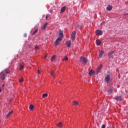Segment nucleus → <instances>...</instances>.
<instances>
[{"label": "nucleus", "instance_id": "obj_1", "mask_svg": "<svg viewBox=\"0 0 128 128\" xmlns=\"http://www.w3.org/2000/svg\"><path fill=\"white\" fill-rule=\"evenodd\" d=\"M62 38H64V32L60 30L59 33V37L56 40L54 44L55 46H58L60 44V42L62 40Z\"/></svg>", "mask_w": 128, "mask_h": 128}, {"label": "nucleus", "instance_id": "obj_2", "mask_svg": "<svg viewBox=\"0 0 128 128\" xmlns=\"http://www.w3.org/2000/svg\"><path fill=\"white\" fill-rule=\"evenodd\" d=\"M80 62L83 64H88V58H86V57L81 56L80 58Z\"/></svg>", "mask_w": 128, "mask_h": 128}, {"label": "nucleus", "instance_id": "obj_3", "mask_svg": "<svg viewBox=\"0 0 128 128\" xmlns=\"http://www.w3.org/2000/svg\"><path fill=\"white\" fill-rule=\"evenodd\" d=\"M96 36H102L103 32L102 30H98L95 32Z\"/></svg>", "mask_w": 128, "mask_h": 128}, {"label": "nucleus", "instance_id": "obj_4", "mask_svg": "<svg viewBox=\"0 0 128 128\" xmlns=\"http://www.w3.org/2000/svg\"><path fill=\"white\" fill-rule=\"evenodd\" d=\"M114 51H110L108 55V58H114Z\"/></svg>", "mask_w": 128, "mask_h": 128}, {"label": "nucleus", "instance_id": "obj_5", "mask_svg": "<svg viewBox=\"0 0 128 128\" xmlns=\"http://www.w3.org/2000/svg\"><path fill=\"white\" fill-rule=\"evenodd\" d=\"M76 32L74 31L71 35V39L72 41L74 40V38H76Z\"/></svg>", "mask_w": 128, "mask_h": 128}, {"label": "nucleus", "instance_id": "obj_6", "mask_svg": "<svg viewBox=\"0 0 128 128\" xmlns=\"http://www.w3.org/2000/svg\"><path fill=\"white\" fill-rule=\"evenodd\" d=\"M100 70H102V66H100L96 69V70L95 71L96 76V74H98V72H100Z\"/></svg>", "mask_w": 128, "mask_h": 128}, {"label": "nucleus", "instance_id": "obj_7", "mask_svg": "<svg viewBox=\"0 0 128 128\" xmlns=\"http://www.w3.org/2000/svg\"><path fill=\"white\" fill-rule=\"evenodd\" d=\"M110 80V75H108L107 76H106L105 80L107 84H108Z\"/></svg>", "mask_w": 128, "mask_h": 128}, {"label": "nucleus", "instance_id": "obj_8", "mask_svg": "<svg viewBox=\"0 0 128 128\" xmlns=\"http://www.w3.org/2000/svg\"><path fill=\"white\" fill-rule=\"evenodd\" d=\"M104 54V50H100L99 51V57L100 58H102V56Z\"/></svg>", "mask_w": 128, "mask_h": 128}, {"label": "nucleus", "instance_id": "obj_9", "mask_svg": "<svg viewBox=\"0 0 128 128\" xmlns=\"http://www.w3.org/2000/svg\"><path fill=\"white\" fill-rule=\"evenodd\" d=\"M72 44V41L70 40H66V46H68V48H70V45Z\"/></svg>", "mask_w": 128, "mask_h": 128}, {"label": "nucleus", "instance_id": "obj_10", "mask_svg": "<svg viewBox=\"0 0 128 128\" xmlns=\"http://www.w3.org/2000/svg\"><path fill=\"white\" fill-rule=\"evenodd\" d=\"M114 100H122V98L120 96H116L114 98Z\"/></svg>", "mask_w": 128, "mask_h": 128}, {"label": "nucleus", "instance_id": "obj_11", "mask_svg": "<svg viewBox=\"0 0 128 128\" xmlns=\"http://www.w3.org/2000/svg\"><path fill=\"white\" fill-rule=\"evenodd\" d=\"M89 74L90 76H94V74H96V72H94L92 70H90L89 72Z\"/></svg>", "mask_w": 128, "mask_h": 128}, {"label": "nucleus", "instance_id": "obj_12", "mask_svg": "<svg viewBox=\"0 0 128 128\" xmlns=\"http://www.w3.org/2000/svg\"><path fill=\"white\" fill-rule=\"evenodd\" d=\"M106 10H112V6L111 5H108L107 7H106Z\"/></svg>", "mask_w": 128, "mask_h": 128}, {"label": "nucleus", "instance_id": "obj_13", "mask_svg": "<svg viewBox=\"0 0 128 128\" xmlns=\"http://www.w3.org/2000/svg\"><path fill=\"white\" fill-rule=\"evenodd\" d=\"M66 6H64V7H62L61 8L60 14H62V12H64V10H66Z\"/></svg>", "mask_w": 128, "mask_h": 128}, {"label": "nucleus", "instance_id": "obj_14", "mask_svg": "<svg viewBox=\"0 0 128 128\" xmlns=\"http://www.w3.org/2000/svg\"><path fill=\"white\" fill-rule=\"evenodd\" d=\"M101 44H102V42H100V40H96V46H100Z\"/></svg>", "mask_w": 128, "mask_h": 128}, {"label": "nucleus", "instance_id": "obj_15", "mask_svg": "<svg viewBox=\"0 0 128 128\" xmlns=\"http://www.w3.org/2000/svg\"><path fill=\"white\" fill-rule=\"evenodd\" d=\"M4 72H5L6 74H10V71L9 69H5Z\"/></svg>", "mask_w": 128, "mask_h": 128}, {"label": "nucleus", "instance_id": "obj_16", "mask_svg": "<svg viewBox=\"0 0 128 128\" xmlns=\"http://www.w3.org/2000/svg\"><path fill=\"white\" fill-rule=\"evenodd\" d=\"M24 64H20V70H24Z\"/></svg>", "mask_w": 128, "mask_h": 128}, {"label": "nucleus", "instance_id": "obj_17", "mask_svg": "<svg viewBox=\"0 0 128 128\" xmlns=\"http://www.w3.org/2000/svg\"><path fill=\"white\" fill-rule=\"evenodd\" d=\"M29 108L30 110H32L34 108V106L32 104H30L29 106Z\"/></svg>", "mask_w": 128, "mask_h": 128}, {"label": "nucleus", "instance_id": "obj_18", "mask_svg": "<svg viewBox=\"0 0 128 128\" xmlns=\"http://www.w3.org/2000/svg\"><path fill=\"white\" fill-rule=\"evenodd\" d=\"M50 76H53V78L54 76V70H52L50 71Z\"/></svg>", "mask_w": 128, "mask_h": 128}, {"label": "nucleus", "instance_id": "obj_19", "mask_svg": "<svg viewBox=\"0 0 128 128\" xmlns=\"http://www.w3.org/2000/svg\"><path fill=\"white\" fill-rule=\"evenodd\" d=\"M46 26H48V23L45 24L42 27V30H44L46 28Z\"/></svg>", "mask_w": 128, "mask_h": 128}, {"label": "nucleus", "instance_id": "obj_20", "mask_svg": "<svg viewBox=\"0 0 128 128\" xmlns=\"http://www.w3.org/2000/svg\"><path fill=\"white\" fill-rule=\"evenodd\" d=\"M112 90H113L112 88H110L108 90V94H112Z\"/></svg>", "mask_w": 128, "mask_h": 128}, {"label": "nucleus", "instance_id": "obj_21", "mask_svg": "<svg viewBox=\"0 0 128 128\" xmlns=\"http://www.w3.org/2000/svg\"><path fill=\"white\" fill-rule=\"evenodd\" d=\"M58 126H59V128H62V122H59L58 124H57Z\"/></svg>", "mask_w": 128, "mask_h": 128}, {"label": "nucleus", "instance_id": "obj_22", "mask_svg": "<svg viewBox=\"0 0 128 128\" xmlns=\"http://www.w3.org/2000/svg\"><path fill=\"white\" fill-rule=\"evenodd\" d=\"M12 111H11L10 112H9V113L6 115V118H8L9 116H12Z\"/></svg>", "mask_w": 128, "mask_h": 128}, {"label": "nucleus", "instance_id": "obj_23", "mask_svg": "<svg viewBox=\"0 0 128 128\" xmlns=\"http://www.w3.org/2000/svg\"><path fill=\"white\" fill-rule=\"evenodd\" d=\"M6 78V74H3L2 76H1V79L4 80Z\"/></svg>", "mask_w": 128, "mask_h": 128}, {"label": "nucleus", "instance_id": "obj_24", "mask_svg": "<svg viewBox=\"0 0 128 128\" xmlns=\"http://www.w3.org/2000/svg\"><path fill=\"white\" fill-rule=\"evenodd\" d=\"M48 94H42V98H48Z\"/></svg>", "mask_w": 128, "mask_h": 128}, {"label": "nucleus", "instance_id": "obj_25", "mask_svg": "<svg viewBox=\"0 0 128 128\" xmlns=\"http://www.w3.org/2000/svg\"><path fill=\"white\" fill-rule=\"evenodd\" d=\"M73 104L74 106H78V102H76V101H74L73 102Z\"/></svg>", "mask_w": 128, "mask_h": 128}, {"label": "nucleus", "instance_id": "obj_26", "mask_svg": "<svg viewBox=\"0 0 128 128\" xmlns=\"http://www.w3.org/2000/svg\"><path fill=\"white\" fill-rule=\"evenodd\" d=\"M56 60V55H54L53 56H52L51 60L52 62H54Z\"/></svg>", "mask_w": 128, "mask_h": 128}, {"label": "nucleus", "instance_id": "obj_27", "mask_svg": "<svg viewBox=\"0 0 128 128\" xmlns=\"http://www.w3.org/2000/svg\"><path fill=\"white\" fill-rule=\"evenodd\" d=\"M20 82H24V78L22 77L20 80H19Z\"/></svg>", "mask_w": 128, "mask_h": 128}, {"label": "nucleus", "instance_id": "obj_28", "mask_svg": "<svg viewBox=\"0 0 128 128\" xmlns=\"http://www.w3.org/2000/svg\"><path fill=\"white\" fill-rule=\"evenodd\" d=\"M68 60V56H66L64 58L62 59V60Z\"/></svg>", "mask_w": 128, "mask_h": 128}, {"label": "nucleus", "instance_id": "obj_29", "mask_svg": "<svg viewBox=\"0 0 128 128\" xmlns=\"http://www.w3.org/2000/svg\"><path fill=\"white\" fill-rule=\"evenodd\" d=\"M48 16H50V14H47L46 16V20H48Z\"/></svg>", "mask_w": 128, "mask_h": 128}, {"label": "nucleus", "instance_id": "obj_30", "mask_svg": "<svg viewBox=\"0 0 128 128\" xmlns=\"http://www.w3.org/2000/svg\"><path fill=\"white\" fill-rule=\"evenodd\" d=\"M38 32V28L36 29L35 32H34L32 33V36H34V34H36V32Z\"/></svg>", "mask_w": 128, "mask_h": 128}, {"label": "nucleus", "instance_id": "obj_31", "mask_svg": "<svg viewBox=\"0 0 128 128\" xmlns=\"http://www.w3.org/2000/svg\"><path fill=\"white\" fill-rule=\"evenodd\" d=\"M34 49L35 50H38V46H36Z\"/></svg>", "mask_w": 128, "mask_h": 128}, {"label": "nucleus", "instance_id": "obj_32", "mask_svg": "<svg viewBox=\"0 0 128 128\" xmlns=\"http://www.w3.org/2000/svg\"><path fill=\"white\" fill-rule=\"evenodd\" d=\"M77 28H82V26L80 25H78Z\"/></svg>", "mask_w": 128, "mask_h": 128}, {"label": "nucleus", "instance_id": "obj_33", "mask_svg": "<svg viewBox=\"0 0 128 128\" xmlns=\"http://www.w3.org/2000/svg\"><path fill=\"white\" fill-rule=\"evenodd\" d=\"M101 128H106V125H104V124L102 125Z\"/></svg>", "mask_w": 128, "mask_h": 128}, {"label": "nucleus", "instance_id": "obj_34", "mask_svg": "<svg viewBox=\"0 0 128 128\" xmlns=\"http://www.w3.org/2000/svg\"><path fill=\"white\" fill-rule=\"evenodd\" d=\"M105 22H102L101 23V26H104V24Z\"/></svg>", "mask_w": 128, "mask_h": 128}, {"label": "nucleus", "instance_id": "obj_35", "mask_svg": "<svg viewBox=\"0 0 128 128\" xmlns=\"http://www.w3.org/2000/svg\"><path fill=\"white\" fill-rule=\"evenodd\" d=\"M38 74H40V70H38Z\"/></svg>", "mask_w": 128, "mask_h": 128}, {"label": "nucleus", "instance_id": "obj_36", "mask_svg": "<svg viewBox=\"0 0 128 128\" xmlns=\"http://www.w3.org/2000/svg\"><path fill=\"white\" fill-rule=\"evenodd\" d=\"M46 56H48V54H46V56H44V58H46Z\"/></svg>", "mask_w": 128, "mask_h": 128}, {"label": "nucleus", "instance_id": "obj_37", "mask_svg": "<svg viewBox=\"0 0 128 128\" xmlns=\"http://www.w3.org/2000/svg\"><path fill=\"white\" fill-rule=\"evenodd\" d=\"M12 97L10 98V102H12Z\"/></svg>", "mask_w": 128, "mask_h": 128}, {"label": "nucleus", "instance_id": "obj_38", "mask_svg": "<svg viewBox=\"0 0 128 128\" xmlns=\"http://www.w3.org/2000/svg\"><path fill=\"white\" fill-rule=\"evenodd\" d=\"M124 16H128V14H124Z\"/></svg>", "mask_w": 128, "mask_h": 128}, {"label": "nucleus", "instance_id": "obj_39", "mask_svg": "<svg viewBox=\"0 0 128 128\" xmlns=\"http://www.w3.org/2000/svg\"><path fill=\"white\" fill-rule=\"evenodd\" d=\"M2 92V89L0 88V92Z\"/></svg>", "mask_w": 128, "mask_h": 128}, {"label": "nucleus", "instance_id": "obj_40", "mask_svg": "<svg viewBox=\"0 0 128 128\" xmlns=\"http://www.w3.org/2000/svg\"><path fill=\"white\" fill-rule=\"evenodd\" d=\"M128 16V13L127 14Z\"/></svg>", "mask_w": 128, "mask_h": 128}, {"label": "nucleus", "instance_id": "obj_41", "mask_svg": "<svg viewBox=\"0 0 128 128\" xmlns=\"http://www.w3.org/2000/svg\"><path fill=\"white\" fill-rule=\"evenodd\" d=\"M4 85H2V86H4Z\"/></svg>", "mask_w": 128, "mask_h": 128}, {"label": "nucleus", "instance_id": "obj_42", "mask_svg": "<svg viewBox=\"0 0 128 128\" xmlns=\"http://www.w3.org/2000/svg\"><path fill=\"white\" fill-rule=\"evenodd\" d=\"M58 83L60 84V82H58Z\"/></svg>", "mask_w": 128, "mask_h": 128}]
</instances>
